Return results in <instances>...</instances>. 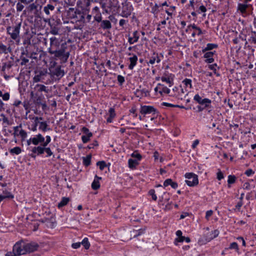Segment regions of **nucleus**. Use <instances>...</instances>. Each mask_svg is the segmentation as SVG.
<instances>
[{
  "label": "nucleus",
  "mask_w": 256,
  "mask_h": 256,
  "mask_svg": "<svg viewBox=\"0 0 256 256\" xmlns=\"http://www.w3.org/2000/svg\"><path fill=\"white\" fill-rule=\"evenodd\" d=\"M156 62L157 63H159L160 62V58L158 54L156 52L153 53V56L150 57V60L148 64H154L155 62Z\"/></svg>",
  "instance_id": "obj_23"
},
{
  "label": "nucleus",
  "mask_w": 256,
  "mask_h": 256,
  "mask_svg": "<svg viewBox=\"0 0 256 256\" xmlns=\"http://www.w3.org/2000/svg\"><path fill=\"white\" fill-rule=\"evenodd\" d=\"M12 51V48L10 46L7 47V46L0 42V54H7L8 52H11Z\"/></svg>",
  "instance_id": "obj_19"
},
{
  "label": "nucleus",
  "mask_w": 256,
  "mask_h": 256,
  "mask_svg": "<svg viewBox=\"0 0 256 256\" xmlns=\"http://www.w3.org/2000/svg\"><path fill=\"white\" fill-rule=\"evenodd\" d=\"M184 176L187 179L185 182L188 186H194L198 184V180L196 174L192 172H188L185 174Z\"/></svg>",
  "instance_id": "obj_4"
},
{
  "label": "nucleus",
  "mask_w": 256,
  "mask_h": 256,
  "mask_svg": "<svg viewBox=\"0 0 256 256\" xmlns=\"http://www.w3.org/2000/svg\"><path fill=\"white\" fill-rule=\"evenodd\" d=\"M185 236H181L180 238H177L175 239L174 244H177V242H182L184 240Z\"/></svg>",
  "instance_id": "obj_60"
},
{
  "label": "nucleus",
  "mask_w": 256,
  "mask_h": 256,
  "mask_svg": "<svg viewBox=\"0 0 256 256\" xmlns=\"http://www.w3.org/2000/svg\"><path fill=\"white\" fill-rule=\"evenodd\" d=\"M91 0H78L76 4L81 8H88L90 5Z\"/></svg>",
  "instance_id": "obj_17"
},
{
  "label": "nucleus",
  "mask_w": 256,
  "mask_h": 256,
  "mask_svg": "<svg viewBox=\"0 0 256 256\" xmlns=\"http://www.w3.org/2000/svg\"><path fill=\"white\" fill-rule=\"evenodd\" d=\"M230 249H234L236 250L237 252L238 251L239 248L238 245V244L236 242H233L230 244V246H229Z\"/></svg>",
  "instance_id": "obj_48"
},
{
  "label": "nucleus",
  "mask_w": 256,
  "mask_h": 256,
  "mask_svg": "<svg viewBox=\"0 0 256 256\" xmlns=\"http://www.w3.org/2000/svg\"><path fill=\"white\" fill-rule=\"evenodd\" d=\"M155 193V190L154 189H151L148 192V194L152 196V200L156 201L157 200V196Z\"/></svg>",
  "instance_id": "obj_45"
},
{
  "label": "nucleus",
  "mask_w": 256,
  "mask_h": 256,
  "mask_svg": "<svg viewBox=\"0 0 256 256\" xmlns=\"http://www.w3.org/2000/svg\"><path fill=\"white\" fill-rule=\"evenodd\" d=\"M218 67L216 64H212L208 65V68L213 71L214 74H216V68Z\"/></svg>",
  "instance_id": "obj_57"
},
{
  "label": "nucleus",
  "mask_w": 256,
  "mask_h": 256,
  "mask_svg": "<svg viewBox=\"0 0 256 256\" xmlns=\"http://www.w3.org/2000/svg\"><path fill=\"white\" fill-rule=\"evenodd\" d=\"M22 2H18L16 4V11L18 12L22 11V10L24 8V6L22 4Z\"/></svg>",
  "instance_id": "obj_51"
},
{
  "label": "nucleus",
  "mask_w": 256,
  "mask_h": 256,
  "mask_svg": "<svg viewBox=\"0 0 256 256\" xmlns=\"http://www.w3.org/2000/svg\"><path fill=\"white\" fill-rule=\"evenodd\" d=\"M100 25V28L104 30H109L112 28V24L108 20H102Z\"/></svg>",
  "instance_id": "obj_24"
},
{
  "label": "nucleus",
  "mask_w": 256,
  "mask_h": 256,
  "mask_svg": "<svg viewBox=\"0 0 256 256\" xmlns=\"http://www.w3.org/2000/svg\"><path fill=\"white\" fill-rule=\"evenodd\" d=\"M56 6V2L54 1L53 2H50L46 4L44 8V11L46 14L50 15V12H52L54 11Z\"/></svg>",
  "instance_id": "obj_15"
},
{
  "label": "nucleus",
  "mask_w": 256,
  "mask_h": 256,
  "mask_svg": "<svg viewBox=\"0 0 256 256\" xmlns=\"http://www.w3.org/2000/svg\"><path fill=\"white\" fill-rule=\"evenodd\" d=\"M184 83L186 86H190V88H192V80L188 78H185L183 81Z\"/></svg>",
  "instance_id": "obj_49"
},
{
  "label": "nucleus",
  "mask_w": 256,
  "mask_h": 256,
  "mask_svg": "<svg viewBox=\"0 0 256 256\" xmlns=\"http://www.w3.org/2000/svg\"><path fill=\"white\" fill-rule=\"evenodd\" d=\"M98 146V142L96 140H94L93 142L92 143L90 144L88 146V148L89 149H91V148H94V146Z\"/></svg>",
  "instance_id": "obj_64"
},
{
  "label": "nucleus",
  "mask_w": 256,
  "mask_h": 256,
  "mask_svg": "<svg viewBox=\"0 0 256 256\" xmlns=\"http://www.w3.org/2000/svg\"><path fill=\"white\" fill-rule=\"evenodd\" d=\"M1 196L4 198V200L5 198L12 199L14 197V195L6 188L2 190V194Z\"/></svg>",
  "instance_id": "obj_25"
},
{
  "label": "nucleus",
  "mask_w": 256,
  "mask_h": 256,
  "mask_svg": "<svg viewBox=\"0 0 256 256\" xmlns=\"http://www.w3.org/2000/svg\"><path fill=\"white\" fill-rule=\"evenodd\" d=\"M22 128V124H20L18 126L14 127V132L13 134L14 136H18V134L19 132V128Z\"/></svg>",
  "instance_id": "obj_55"
},
{
  "label": "nucleus",
  "mask_w": 256,
  "mask_h": 256,
  "mask_svg": "<svg viewBox=\"0 0 256 256\" xmlns=\"http://www.w3.org/2000/svg\"><path fill=\"white\" fill-rule=\"evenodd\" d=\"M30 47L31 46H22L20 48V54L25 55L27 57H30V58H35V57L32 56V54H36V53L30 51Z\"/></svg>",
  "instance_id": "obj_12"
},
{
  "label": "nucleus",
  "mask_w": 256,
  "mask_h": 256,
  "mask_svg": "<svg viewBox=\"0 0 256 256\" xmlns=\"http://www.w3.org/2000/svg\"><path fill=\"white\" fill-rule=\"evenodd\" d=\"M29 118H30L34 119V122H35L36 125H37L38 124V123L40 124L39 129L40 130H42V132H45L48 130H50V128H48V126L46 122H39L38 120L39 119L42 120V118H38V117L34 118L31 115L29 116Z\"/></svg>",
  "instance_id": "obj_9"
},
{
  "label": "nucleus",
  "mask_w": 256,
  "mask_h": 256,
  "mask_svg": "<svg viewBox=\"0 0 256 256\" xmlns=\"http://www.w3.org/2000/svg\"><path fill=\"white\" fill-rule=\"evenodd\" d=\"M44 152H46L47 154L46 157H49L53 155V152H52L50 148H46V146H44Z\"/></svg>",
  "instance_id": "obj_47"
},
{
  "label": "nucleus",
  "mask_w": 256,
  "mask_h": 256,
  "mask_svg": "<svg viewBox=\"0 0 256 256\" xmlns=\"http://www.w3.org/2000/svg\"><path fill=\"white\" fill-rule=\"evenodd\" d=\"M218 48V45L216 44H210L208 43L206 44V50H212L214 48Z\"/></svg>",
  "instance_id": "obj_38"
},
{
  "label": "nucleus",
  "mask_w": 256,
  "mask_h": 256,
  "mask_svg": "<svg viewBox=\"0 0 256 256\" xmlns=\"http://www.w3.org/2000/svg\"><path fill=\"white\" fill-rule=\"evenodd\" d=\"M160 86H162V88L161 90H160L158 92L162 95V93H164L166 94H168L170 92V90L166 86H164V85H162L160 84H158Z\"/></svg>",
  "instance_id": "obj_37"
},
{
  "label": "nucleus",
  "mask_w": 256,
  "mask_h": 256,
  "mask_svg": "<svg viewBox=\"0 0 256 256\" xmlns=\"http://www.w3.org/2000/svg\"><path fill=\"white\" fill-rule=\"evenodd\" d=\"M21 22L16 24L15 25L8 26L6 28L7 33L10 35V38L16 41L20 40V31Z\"/></svg>",
  "instance_id": "obj_2"
},
{
  "label": "nucleus",
  "mask_w": 256,
  "mask_h": 256,
  "mask_svg": "<svg viewBox=\"0 0 256 256\" xmlns=\"http://www.w3.org/2000/svg\"><path fill=\"white\" fill-rule=\"evenodd\" d=\"M14 64L12 62L9 61L8 62H4L2 68V71L4 72L6 68L10 70L13 66Z\"/></svg>",
  "instance_id": "obj_31"
},
{
  "label": "nucleus",
  "mask_w": 256,
  "mask_h": 256,
  "mask_svg": "<svg viewBox=\"0 0 256 256\" xmlns=\"http://www.w3.org/2000/svg\"><path fill=\"white\" fill-rule=\"evenodd\" d=\"M118 80L120 85H122L124 82V78L121 75H118Z\"/></svg>",
  "instance_id": "obj_61"
},
{
  "label": "nucleus",
  "mask_w": 256,
  "mask_h": 256,
  "mask_svg": "<svg viewBox=\"0 0 256 256\" xmlns=\"http://www.w3.org/2000/svg\"><path fill=\"white\" fill-rule=\"evenodd\" d=\"M58 30H59V29L58 28H57L55 26H52L50 27V33L51 34H52L54 35H56V34H58Z\"/></svg>",
  "instance_id": "obj_41"
},
{
  "label": "nucleus",
  "mask_w": 256,
  "mask_h": 256,
  "mask_svg": "<svg viewBox=\"0 0 256 256\" xmlns=\"http://www.w3.org/2000/svg\"><path fill=\"white\" fill-rule=\"evenodd\" d=\"M96 165L99 166V168L101 170H104L106 166V162L103 160L98 162Z\"/></svg>",
  "instance_id": "obj_39"
},
{
  "label": "nucleus",
  "mask_w": 256,
  "mask_h": 256,
  "mask_svg": "<svg viewBox=\"0 0 256 256\" xmlns=\"http://www.w3.org/2000/svg\"><path fill=\"white\" fill-rule=\"evenodd\" d=\"M156 110L152 106H141L140 112H156Z\"/></svg>",
  "instance_id": "obj_22"
},
{
  "label": "nucleus",
  "mask_w": 256,
  "mask_h": 256,
  "mask_svg": "<svg viewBox=\"0 0 256 256\" xmlns=\"http://www.w3.org/2000/svg\"><path fill=\"white\" fill-rule=\"evenodd\" d=\"M68 45L66 42H62L55 36L50 38V47L48 52L52 56L55 60H60V63H66L70 54V52L67 51Z\"/></svg>",
  "instance_id": "obj_1"
},
{
  "label": "nucleus",
  "mask_w": 256,
  "mask_h": 256,
  "mask_svg": "<svg viewBox=\"0 0 256 256\" xmlns=\"http://www.w3.org/2000/svg\"><path fill=\"white\" fill-rule=\"evenodd\" d=\"M144 230L140 229L138 230H134L131 232V235H133L134 238H136L144 233Z\"/></svg>",
  "instance_id": "obj_33"
},
{
  "label": "nucleus",
  "mask_w": 256,
  "mask_h": 256,
  "mask_svg": "<svg viewBox=\"0 0 256 256\" xmlns=\"http://www.w3.org/2000/svg\"><path fill=\"white\" fill-rule=\"evenodd\" d=\"M50 72L53 76H56V78L58 80L62 78L64 74V70L61 69L60 66L56 67L52 70H50Z\"/></svg>",
  "instance_id": "obj_11"
},
{
  "label": "nucleus",
  "mask_w": 256,
  "mask_h": 256,
  "mask_svg": "<svg viewBox=\"0 0 256 256\" xmlns=\"http://www.w3.org/2000/svg\"><path fill=\"white\" fill-rule=\"evenodd\" d=\"M77 9H75L73 8H70L66 10V16L70 19H75L76 18V12Z\"/></svg>",
  "instance_id": "obj_18"
},
{
  "label": "nucleus",
  "mask_w": 256,
  "mask_h": 256,
  "mask_svg": "<svg viewBox=\"0 0 256 256\" xmlns=\"http://www.w3.org/2000/svg\"><path fill=\"white\" fill-rule=\"evenodd\" d=\"M94 14V20H96V22H100L102 21V14L100 12H98V13H96V14Z\"/></svg>",
  "instance_id": "obj_44"
},
{
  "label": "nucleus",
  "mask_w": 256,
  "mask_h": 256,
  "mask_svg": "<svg viewBox=\"0 0 256 256\" xmlns=\"http://www.w3.org/2000/svg\"><path fill=\"white\" fill-rule=\"evenodd\" d=\"M115 116L116 113H110L109 116L106 119L107 122H112V119L114 118Z\"/></svg>",
  "instance_id": "obj_58"
},
{
  "label": "nucleus",
  "mask_w": 256,
  "mask_h": 256,
  "mask_svg": "<svg viewBox=\"0 0 256 256\" xmlns=\"http://www.w3.org/2000/svg\"><path fill=\"white\" fill-rule=\"evenodd\" d=\"M82 10H76V18L75 19H76L79 22L85 23L86 22V18L85 16L87 14V13L89 12V8H82Z\"/></svg>",
  "instance_id": "obj_8"
},
{
  "label": "nucleus",
  "mask_w": 256,
  "mask_h": 256,
  "mask_svg": "<svg viewBox=\"0 0 256 256\" xmlns=\"http://www.w3.org/2000/svg\"><path fill=\"white\" fill-rule=\"evenodd\" d=\"M35 103L38 104V108L40 107V104L42 103V98L40 96H38L34 98Z\"/></svg>",
  "instance_id": "obj_54"
},
{
  "label": "nucleus",
  "mask_w": 256,
  "mask_h": 256,
  "mask_svg": "<svg viewBox=\"0 0 256 256\" xmlns=\"http://www.w3.org/2000/svg\"><path fill=\"white\" fill-rule=\"evenodd\" d=\"M172 182V180L170 178H168L165 180V181L164 182V186H171Z\"/></svg>",
  "instance_id": "obj_63"
},
{
  "label": "nucleus",
  "mask_w": 256,
  "mask_h": 256,
  "mask_svg": "<svg viewBox=\"0 0 256 256\" xmlns=\"http://www.w3.org/2000/svg\"><path fill=\"white\" fill-rule=\"evenodd\" d=\"M91 158L92 156L90 154L88 155L86 157L83 158V164L85 166H88L90 165Z\"/></svg>",
  "instance_id": "obj_34"
},
{
  "label": "nucleus",
  "mask_w": 256,
  "mask_h": 256,
  "mask_svg": "<svg viewBox=\"0 0 256 256\" xmlns=\"http://www.w3.org/2000/svg\"><path fill=\"white\" fill-rule=\"evenodd\" d=\"M82 131L85 134V135L82 136V141L84 143H86L89 141L90 138L92 136V134L86 127H83Z\"/></svg>",
  "instance_id": "obj_14"
},
{
  "label": "nucleus",
  "mask_w": 256,
  "mask_h": 256,
  "mask_svg": "<svg viewBox=\"0 0 256 256\" xmlns=\"http://www.w3.org/2000/svg\"><path fill=\"white\" fill-rule=\"evenodd\" d=\"M102 178L98 176L97 175L95 176L94 179L92 184V188L94 190H96L100 187V184L99 180H101Z\"/></svg>",
  "instance_id": "obj_21"
},
{
  "label": "nucleus",
  "mask_w": 256,
  "mask_h": 256,
  "mask_svg": "<svg viewBox=\"0 0 256 256\" xmlns=\"http://www.w3.org/2000/svg\"><path fill=\"white\" fill-rule=\"evenodd\" d=\"M44 144H42L40 146L32 147L30 150L32 154H30V156L35 158L36 156L42 154L44 153Z\"/></svg>",
  "instance_id": "obj_7"
},
{
  "label": "nucleus",
  "mask_w": 256,
  "mask_h": 256,
  "mask_svg": "<svg viewBox=\"0 0 256 256\" xmlns=\"http://www.w3.org/2000/svg\"><path fill=\"white\" fill-rule=\"evenodd\" d=\"M29 58L30 57H27L25 55L20 54V59L21 60V62L20 63V64L21 66L26 65L29 62Z\"/></svg>",
  "instance_id": "obj_32"
},
{
  "label": "nucleus",
  "mask_w": 256,
  "mask_h": 256,
  "mask_svg": "<svg viewBox=\"0 0 256 256\" xmlns=\"http://www.w3.org/2000/svg\"><path fill=\"white\" fill-rule=\"evenodd\" d=\"M248 5L247 4H238V10L240 11L242 14L246 12V8Z\"/></svg>",
  "instance_id": "obj_26"
},
{
  "label": "nucleus",
  "mask_w": 256,
  "mask_h": 256,
  "mask_svg": "<svg viewBox=\"0 0 256 256\" xmlns=\"http://www.w3.org/2000/svg\"><path fill=\"white\" fill-rule=\"evenodd\" d=\"M25 248L26 253H30L38 250L39 245L36 242L26 243L24 242Z\"/></svg>",
  "instance_id": "obj_10"
},
{
  "label": "nucleus",
  "mask_w": 256,
  "mask_h": 256,
  "mask_svg": "<svg viewBox=\"0 0 256 256\" xmlns=\"http://www.w3.org/2000/svg\"><path fill=\"white\" fill-rule=\"evenodd\" d=\"M20 104H22L24 106V107L25 108V110H26V112H30L28 110L29 106H28V102H24V104H22V102L20 100L16 101L14 105L16 106H18Z\"/></svg>",
  "instance_id": "obj_30"
},
{
  "label": "nucleus",
  "mask_w": 256,
  "mask_h": 256,
  "mask_svg": "<svg viewBox=\"0 0 256 256\" xmlns=\"http://www.w3.org/2000/svg\"><path fill=\"white\" fill-rule=\"evenodd\" d=\"M131 156L134 158H136V160H140L142 158V156L140 154L136 153L135 152H133Z\"/></svg>",
  "instance_id": "obj_59"
},
{
  "label": "nucleus",
  "mask_w": 256,
  "mask_h": 256,
  "mask_svg": "<svg viewBox=\"0 0 256 256\" xmlns=\"http://www.w3.org/2000/svg\"><path fill=\"white\" fill-rule=\"evenodd\" d=\"M138 160L130 158L128 160V166L131 169H134L138 164Z\"/></svg>",
  "instance_id": "obj_27"
},
{
  "label": "nucleus",
  "mask_w": 256,
  "mask_h": 256,
  "mask_svg": "<svg viewBox=\"0 0 256 256\" xmlns=\"http://www.w3.org/2000/svg\"><path fill=\"white\" fill-rule=\"evenodd\" d=\"M132 35H133V38L134 39V42H137L139 39V36L138 34V31H134L133 34H132Z\"/></svg>",
  "instance_id": "obj_62"
},
{
  "label": "nucleus",
  "mask_w": 256,
  "mask_h": 256,
  "mask_svg": "<svg viewBox=\"0 0 256 256\" xmlns=\"http://www.w3.org/2000/svg\"><path fill=\"white\" fill-rule=\"evenodd\" d=\"M70 201L68 198L63 197L60 202L58 204V207L59 208L66 206Z\"/></svg>",
  "instance_id": "obj_29"
},
{
  "label": "nucleus",
  "mask_w": 256,
  "mask_h": 256,
  "mask_svg": "<svg viewBox=\"0 0 256 256\" xmlns=\"http://www.w3.org/2000/svg\"><path fill=\"white\" fill-rule=\"evenodd\" d=\"M18 136H20L22 140H24L27 136V133L25 130L21 129L18 132Z\"/></svg>",
  "instance_id": "obj_43"
},
{
  "label": "nucleus",
  "mask_w": 256,
  "mask_h": 256,
  "mask_svg": "<svg viewBox=\"0 0 256 256\" xmlns=\"http://www.w3.org/2000/svg\"><path fill=\"white\" fill-rule=\"evenodd\" d=\"M236 177L234 175H229L228 180V188H231V184L236 182Z\"/></svg>",
  "instance_id": "obj_28"
},
{
  "label": "nucleus",
  "mask_w": 256,
  "mask_h": 256,
  "mask_svg": "<svg viewBox=\"0 0 256 256\" xmlns=\"http://www.w3.org/2000/svg\"><path fill=\"white\" fill-rule=\"evenodd\" d=\"M32 144L35 146H38V144H40L44 143V138L40 134L35 136L32 138Z\"/></svg>",
  "instance_id": "obj_16"
},
{
  "label": "nucleus",
  "mask_w": 256,
  "mask_h": 256,
  "mask_svg": "<svg viewBox=\"0 0 256 256\" xmlns=\"http://www.w3.org/2000/svg\"><path fill=\"white\" fill-rule=\"evenodd\" d=\"M194 100L200 104V106L199 107L200 110H204V108L208 107L212 103L210 100L206 98L202 99L198 94H196L194 96Z\"/></svg>",
  "instance_id": "obj_3"
},
{
  "label": "nucleus",
  "mask_w": 256,
  "mask_h": 256,
  "mask_svg": "<svg viewBox=\"0 0 256 256\" xmlns=\"http://www.w3.org/2000/svg\"><path fill=\"white\" fill-rule=\"evenodd\" d=\"M14 252H15L16 254L18 256L26 254V251L24 246V242L20 240L16 242L13 246Z\"/></svg>",
  "instance_id": "obj_5"
},
{
  "label": "nucleus",
  "mask_w": 256,
  "mask_h": 256,
  "mask_svg": "<svg viewBox=\"0 0 256 256\" xmlns=\"http://www.w3.org/2000/svg\"><path fill=\"white\" fill-rule=\"evenodd\" d=\"M0 121H2L3 122L6 123L8 125L11 124V123L8 120V118L6 117L2 114L0 115Z\"/></svg>",
  "instance_id": "obj_46"
},
{
  "label": "nucleus",
  "mask_w": 256,
  "mask_h": 256,
  "mask_svg": "<svg viewBox=\"0 0 256 256\" xmlns=\"http://www.w3.org/2000/svg\"><path fill=\"white\" fill-rule=\"evenodd\" d=\"M161 80L162 82H166L170 84V86H171L173 84V82L172 80H170V78H166L164 76H162Z\"/></svg>",
  "instance_id": "obj_50"
},
{
  "label": "nucleus",
  "mask_w": 256,
  "mask_h": 256,
  "mask_svg": "<svg viewBox=\"0 0 256 256\" xmlns=\"http://www.w3.org/2000/svg\"><path fill=\"white\" fill-rule=\"evenodd\" d=\"M133 8L132 5H128V4H122V16L128 17L131 14Z\"/></svg>",
  "instance_id": "obj_13"
},
{
  "label": "nucleus",
  "mask_w": 256,
  "mask_h": 256,
  "mask_svg": "<svg viewBox=\"0 0 256 256\" xmlns=\"http://www.w3.org/2000/svg\"><path fill=\"white\" fill-rule=\"evenodd\" d=\"M160 4H156L152 8V10L153 13H156L157 14L158 12H160L159 8L160 7Z\"/></svg>",
  "instance_id": "obj_56"
},
{
  "label": "nucleus",
  "mask_w": 256,
  "mask_h": 256,
  "mask_svg": "<svg viewBox=\"0 0 256 256\" xmlns=\"http://www.w3.org/2000/svg\"><path fill=\"white\" fill-rule=\"evenodd\" d=\"M36 88H38V92H48L47 90H46V87L43 85V84H38L36 85Z\"/></svg>",
  "instance_id": "obj_40"
},
{
  "label": "nucleus",
  "mask_w": 256,
  "mask_h": 256,
  "mask_svg": "<svg viewBox=\"0 0 256 256\" xmlns=\"http://www.w3.org/2000/svg\"><path fill=\"white\" fill-rule=\"evenodd\" d=\"M138 59V56L135 54H132V56L129 58L128 60L130 62L128 66L129 69L132 70L134 68L137 64Z\"/></svg>",
  "instance_id": "obj_20"
},
{
  "label": "nucleus",
  "mask_w": 256,
  "mask_h": 256,
  "mask_svg": "<svg viewBox=\"0 0 256 256\" xmlns=\"http://www.w3.org/2000/svg\"><path fill=\"white\" fill-rule=\"evenodd\" d=\"M42 6L40 4L36 3H32L26 7V10L28 12H34V14L36 18H40L39 11L40 10Z\"/></svg>",
  "instance_id": "obj_6"
},
{
  "label": "nucleus",
  "mask_w": 256,
  "mask_h": 256,
  "mask_svg": "<svg viewBox=\"0 0 256 256\" xmlns=\"http://www.w3.org/2000/svg\"><path fill=\"white\" fill-rule=\"evenodd\" d=\"M80 243L81 244H82L86 250H88L90 248V244L87 238H84Z\"/></svg>",
  "instance_id": "obj_35"
},
{
  "label": "nucleus",
  "mask_w": 256,
  "mask_h": 256,
  "mask_svg": "<svg viewBox=\"0 0 256 256\" xmlns=\"http://www.w3.org/2000/svg\"><path fill=\"white\" fill-rule=\"evenodd\" d=\"M10 152L12 154H19L22 152L21 148L18 146H16L14 148H12Z\"/></svg>",
  "instance_id": "obj_36"
},
{
  "label": "nucleus",
  "mask_w": 256,
  "mask_h": 256,
  "mask_svg": "<svg viewBox=\"0 0 256 256\" xmlns=\"http://www.w3.org/2000/svg\"><path fill=\"white\" fill-rule=\"evenodd\" d=\"M31 38L28 37L24 38L23 40V46H31V41H30Z\"/></svg>",
  "instance_id": "obj_42"
},
{
  "label": "nucleus",
  "mask_w": 256,
  "mask_h": 256,
  "mask_svg": "<svg viewBox=\"0 0 256 256\" xmlns=\"http://www.w3.org/2000/svg\"><path fill=\"white\" fill-rule=\"evenodd\" d=\"M215 52H216V51L206 52L204 54V58H212V56Z\"/></svg>",
  "instance_id": "obj_53"
},
{
  "label": "nucleus",
  "mask_w": 256,
  "mask_h": 256,
  "mask_svg": "<svg viewBox=\"0 0 256 256\" xmlns=\"http://www.w3.org/2000/svg\"><path fill=\"white\" fill-rule=\"evenodd\" d=\"M216 178L219 180H220L224 178V174L220 169L218 170V172L216 173Z\"/></svg>",
  "instance_id": "obj_52"
}]
</instances>
